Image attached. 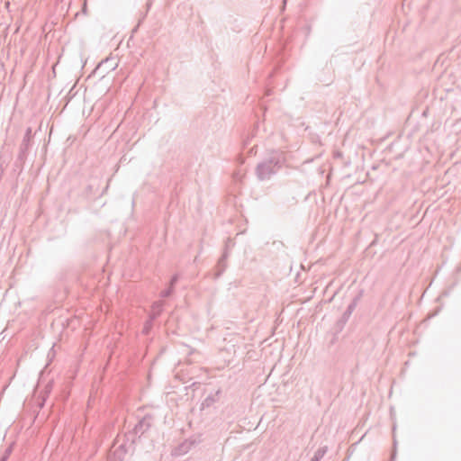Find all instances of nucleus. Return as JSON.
Instances as JSON below:
<instances>
[{
	"label": "nucleus",
	"instance_id": "16",
	"mask_svg": "<svg viewBox=\"0 0 461 461\" xmlns=\"http://www.w3.org/2000/svg\"><path fill=\"white\" fill-rule=\"evenodd\" d=\"M335 156H337V157H340V156H341V153L338 151V152L335 154Z\"/></svg>",
	"mask_w": 461,
	"mask_h": 461
},
{
	"label": "nucleus",
	"instance_id": "14",
	"mask_svg": "<svg viewBox=\"0 0 461 461\" xmlns=\"http://www.w3.org/2000/svg\"><path fill=\"white\" fill-rule=\"evenodd\" d=\"M395 445H396V441H394V446ZM395 456H396V449L394 448L393 451L392 452L390 461H393L395 459Z\"/></svg>",
	"mask_w": 461,
	"mask_h": 461
},
{
	"label": "nucleus",
	"instance_id": "11",
	"mask_svg": "<svg viewBox=\"0 0 461 461\" xmlns=\"http://www.w3.org/2000/svg\"><path fill=\"white\" fill-rule=\"evenodd\" d=\"M174 292V288L168 286L167 289L160 292V296L162 298L169 297Z\"/></svg>",
	"mask_w": 461,
	"mask_h": 461
},
{
	"label": "nucleus",
	"instance_id": "2",
	"mask_svg": "<svg viewBox=\"0 0 461 461\" xmlns=\"http://www.w3.org/2000/svg\"><path fill=\"white\" fill-rule=\"evenodd\" d=\"M153 425V417L150 414L145 415L140 419L134 426L131 431L127 435L128 439H131L132 443L136 442V439L140 438L147 431L150 429Z\"/></svg>",
	"mask_w": 461,
	"mask_h": 461
},
{
	"label": "nucleus",
	"instance_id": "1",
	"mask_svg": "<svg viewBox=\"0 0 461 461\" xmlns=\"http://www.w3.org/2000/svg\"><path fill=\"white\" fill-rule=\"evenodd\" d=\"M286 162L285 154L279 149H271L266 157L258 162L255 174L258 180H269L276 175Z\"/></svg>",
	"mask_w": 461,
	"mask_h": 461
},
{
	"label": "nucleus",
	"instance_id": "4",
	"mask_svg": "<svg viewBox=\"0 0 461 461\" xmlns=\"http://www.w3.org/2000/svg\"><path fill=\"white\" fill-rule=\"evenodd\" d=\"M221 394V389H218L214 393H211L210 394H208L205 397V399L203 401V402L201 404V409L204 410L205 408L212 407L214 403H216L217 402L220 401Z\"/></svg>",
	"mask_w": 461,
	"mask_h": 461
},
{
	"label": "nucleus",
	"instance_id": "9",
	"mask_svg": "<svg viewBox=\"0 0 461 461\" xmlns=\"http://www.w3.org/2000/svg\"><path fill=\"white\" fill-rule=\"evenodd\" d=\"M97 187L98 186L95 184H88L84 190V194L86 197H90L95 194L97 191Z\"/></svg>",
	"mask_w": 461,
	"mask_h": 461
},
{
	"label": "nucleus",
	"instance_id": "10",
	"mask_svg": "<svg viewBox=\"0 0 461 461\" xmlns=\"http://www.w3.org/2000/svg\"><path fill=\"white\" fill-rule=\"evenodd\" d=\"M326 449L325 448H319L314 456L312 457L311 461H320L322 456L325 455Z\"/></svg>",
	"mask_w": 461,
	"mask_h": 461
},
{
	"label": "nucleus",
	"instance_id": "12",
	"mask_svg": "<svg viewBox=\"0 0 461 461\" xmlns=\"http://www.w3.org/2000/svg\"><path fill=\"white\" fill-rule=\"evenodd\" d=\"M13 448H14V443H12L11 445H9L5 449V451L3 452V456H5V457L9 458V456H11L12 452H13Z\"/></svg>",
	"mask_w": 461,
	"mask_h": 461
},
{
	"label": "nucleus",
	"instance_id": "6",
	"mask_svg": "<svg viewBox=\"0 0 461 461\" xmlns=\"http://www.w3.org/2000/svg\"><path fill=\"white\" fill-rule=\"evenodd\" d=\"M363 296V291L361 290L351 301V303L348 304L347 310L343 313L342 319L344 321H347L349 316L352 314L354 310L356 309L358 302L361 300Z\"/></svg>",
	"mask_w": 461,
	"mask_h": 461
},
{
	"label": "nucleus",
	"instance_id": "15",
	"mask_svg": "<svg viewBox=\"0 0 461 461\" xmlns=\"http://www.w3.org/2000/svg\"><path fill=\"white\" fill-rule=\"evenodd\" d=\"M7 460H8V458H7V457H5V456H3V455H2V456H0V461H7Z\"/></svg>",
	"mask_w": 461,
	"mask_h": 461
},
{
	"label": "nucleus",
	"instance_id": "7",
	"mask_svg": "<svg viewBox=\"0 0 461 461\" xmlns=\"http://www.w3.org/2000/svg\"><path fill=\"white\" fill-rule=\"evenodd\" d=\"M126 455V448L124 445H120L107 456V461H123Z\"/></svg>",
	"mask_w": 461,
	"mask_h": 461
},
{
	"label": "nucleus",
	"instance_id": "13",
	"mask_svg": "<svg viewBox=\"0 0 461 461\" xmlns=\"http://www.w3.org/2000/svg\"><path fill=\"white\" fill-rule=\"evenodd\" d=\"M178 278H179V276H178V275H177V274L174 275V276L171 277V279H170V282H169V285H168V286H170V287H172V288H174V289H175V285H176V284L177 283Z\"/></svg>",
	"mask_w": 461,
	"mask_h": 461
},
{
	"label": "nucleus",
	"instance_id": "8",
	"mask_svg": "<svg viewBox=\"0 0 461 461\" xmlns=\"http://www.w3.org/2000/svg\"><path fill=\"white\" fill-rule=\"evenodd\" d=\"M164 303L162 301L154 302L151 305L150 321L157 319L163 311Z\"/></svg>",
	"mask_w": 461,
	"mask_h": 461
},
{
	"label": "nucleus",
	"instance_id": "5",
	"mask_svg": "<svg viewBox=\"0 0 461 461\" xmlns=\"http://www.w3.org/2000/svg\"><path fill=\"white\" fill-rule=\"evenodd\" d=\"M32 130L31 127H28L25 131V134L20 145V155H24L31 145L32 138Z\"/></svg>",
	"mask_w": 461,
	"mask_h": 461
},
{
	"label": "nucleus",
	"instance_id": "17",
	"mask_svg": "<svg viewBox=\"0 0 461 461\" xmlns=\"http://www.w3.org/2000/svg\"><path fill=\"white\" fill-rule=\"evenodd\" d=\"M148 330H149V327H147V326H146V327L144 328L145 332H147V331H148Z\"/></svg>",
	"mask_w": 461,
	"mask_h": 461
},
{
	"label": "nucleus",
	"instance_id": "3",
	"mask_svg": "<svg viewBox=\"0 0 461 461\" xmlns=\"http://www.w3.org/2000/svg\"><path fill=\"white\" fill-rule=\"evenodd\" d=\"M230 240H228L225 244L223 253L217 262V266H216L217 271L215 273L216 278L220 277L227 268V266H228L227 259L230 255Z\"/></svg>",
	"mask_w": 461,
	"mask_h": 461
}]
</instances>
